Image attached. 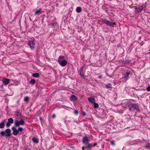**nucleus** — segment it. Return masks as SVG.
<instances>
[{"instance_id":"f257e3e1","label":"nucleus","mask_w":150,"mask_h":150,"mask_svg":"<svg viewBox=\"0 0 150 150\" xmlns=\"http://www.w3.org/2000/svg\"><path fill=\"white\" fill-rule=\"evenodd\" d=\"M89 139L87 136L83 137L82 139V142L85 145V146L82 147V150H84L86 149H90L93 146L94 147L97 145V143H95L93 144H89Z\"/></svg>"},{"instance_id":"f03ea898","label":"nucleus","mask_w":150,"mask_h":150,"mask_svg":"<svg viewBox=\"0 0 150 150\" xmlns=\"http://www.w3.org/2000/svg\"><path fill=\"white\" fill-rule=\"evenodd\" d=\"M127 107L131 112L135 111L136 112H138L140 111L138 103H128L127 104Z\"/></svg>"},{"instance_id":"7ed1b4c3","label":"nucleus","mask_w":150,"mask_h":150,"mask_svg":"<svg viewBox=\"0 0 150 150\" xmlns=\"http://www.w3.org/2000/svg\"><path fill=\"white\" fill-rule=\"evenodd\" d=\"M11 131L10 129H7L5 130V131H1L0 134L2 136H5L6 137H8L11 135Z\"/></svg>"},{"instance_id":"20e7f679","label":"nucleus","mask_w":150,"mask_h":150,"mask_svg":"<svg viewBox=\"0 0 150 150\" xmlns=\"http://www.w3.org/2000/svg\"><path fill=\"white\" fill-rule=\"evenodd\" d=\"M101 21L107 26H112L113 27H114V25H116V24L115 22H112L105 19H103V18L101 19Z\"/></svg>"},{"instance_id":"39448f33","label":"nucleus","mask_w":150,"mask_h":150,"mask_svg":"<svg viewBox=\"0 0 150 150\" xmlns=\"http://www.w3.org/2000/svg\"><path fill=\"white\" fill-rule=\"evenodd\" d=\"M15 126L17 127L20 126V125H23L25 124V122L22 119H21V120L18 121L17 120H16L15 121Z\"/></svg>"},{"instance_id":"423d86ee","label":"nucleus","mask_w":150,"mask_h":150,"mask_svg":"<svg viewBox=\"0 0 150 150\" xmlns=\"http://www.w3.org/2000/svg\"><path fill=\"white\" fill-rule=\"evenodd\" d=\"M35 43L34 41L30 40L28 41V45L30 46V47L33 50L34 49V45H35Z\"/></svg>"},{"instance_id":"0eeeda50","label":"nucleus","mask_w":150,"mask_h":150,"mask_svg":"<svg viewBox=\"0 0 150 150\" xmlns=\"http://www.w3.org/2000/svg\"><path fill=\"white\" fill-rule=\"evenodd\" d=\"M14 120L12 118H10L8 119V122L6 124V126L7 127H9L13 123Z\"/></svg>"},{"instance_id":"6e6552de","label":"nucleus","mask_w":150,"mask_h":150,"mask_svg":"<svg viewBox=\"0 0 150 150\" xmlns=\"http://www.w3.org/2000/svg\"><path fill=\"white\" fill-rule=\"evenodd\" d=\"M143 8L142 5H141L140 4L138 6V8H135L136 12L139 13L141 12L143 9Z\"/></svg>"},{"instance_id":"1a4fd4ad","label":"nucleus","mask_w":150,"mask_h":150,"mask_svg":"<svg viewBox=\"0 0 150 150\" xmlns=\"http://www.w3.org/2000/svg\"><path fill=\"white\" fill-rule=\"evenodd\" d=\"M130 74V71H127L124 74L123 78L125 79V82L129 78V75Z\"/></svg>"},{"instance_id":"9d476101","label":"nucleus","mask_w":150,"mask_h":150,"mask_svg":"<svg viewBox=\"0 0 150 150\" xmlns=\"http://www.w3.org/2000/svg\"><path fill=\"white\" fill-rule=\"evenodd\" d=\"M84 67H81V69L78 71L82 78H84Z\"/></svg>"},{"instance_id":"9b49d317","label":"nucleus","mask_w":150,"mask_h":150,"mask_svg":"<svg viewBox=\"0 0 150 150\" xmlns=\"http://www.w3.org/2000/svg\"><path fill=\"white\" fill-rule=\"evenodd\" d=\"M12 130L13 131V134L15 135H17L18 133V131L15 127H13L11 128Z\"/></svg>"},{"instance_id":"f8f14e48","label":"nucleus","mask_w":150,"mask_h":150,"mask_svg":"<svg viewBox=\"0 0 150 150\" xmlns=\"http://www.w3.org/2000/svg\"><path fill=\"white\" fill-rule=\"evenodd\" d=\"M78 98L75 96L72 95L70 97V100L71 101L74 102L77 100Z\"/></svg>"},{"instance_id":"ddd939ff","label":"nucleus","mask_w":150,"mask_h":150,"mask_svg":"<svg viewBox=\"0 0 150 150\" xmlns=\"http://www.w3.org/2000/svg\"><path fill=\"white\" fill-rule=\"evenodd\" d=\"M10 80L9 79L5 78H3L2 82L3 84L5 85H8L9 83Z\"/></svg>"},{"instance_id":"4468645a","label":"nucleus","mask_w":150,"mask_h":150,"mask_svg":"<svg viewBox=\"0 0 150 150\" xmlns=\"http://www.w3.org/2000/svg\"><path fill=\"white\" fill-rule=\"evenodd\" d=\"M58 63L61 66L64 67L65 66L67 65V62L66 60H64Z\"/></svg>"},{"instance_id":"2eb2a0df","label":"nucleus","mask_w":150,"mask_h":150,"mask_svg":"<svg viewBox=\"0 0 150 150\" xmlns=\"http://www.w3.org/2000/svg\"><path fill=\"white\" fill-rule=\"evenodd\" d=\"M34 11L35 12V15H39L41 13H42V9L41 8H40L38 10H37L36 9H35L34 10Z\"/></svg>"},{"instance_id":"dca6fc26","label":"nucleus","mask_w":150,"mask_h":150,"mask_svg":"<svg viewBox=\"0 0 150 150\" xmlns=\"http://www.w3.org/2000/svg\"><path fill=\"white\" fill-rule=\"evenodd\" d=\"M88 101L91 103H93L95 102V99L93 98L89 97L88 98Z\"/></svg>"},{"instance_id":"f3484780","label":"nucleus","mask_w":150,"mask_h":150,"mask_svg":"<svg viewBox=\"0 0 150 150\" xmlns=\"http://www.w3.org/2000/svg\"><path fill=\"white\" fill-rule=\"evenodd\" d=\"M16 115L17 116H19L20 117H22L23 115L19 111L17 110L16 111Z\"/></svg>"},{"instance_id":"a211bd4d","label":"nucleus","mask_w":150,"mask_h":150,"mask_svg":"<svg viewBox=\"0 0 150 150\" xmlns=\"http://www.w3.org/2000/svg\"><path fill=\"white\" fill-rule=\"evenodd\" d=\"M65 57L61 55L59 56L58 60V62H59L64 60L63 59H64Z\"/></svg>"},{"instance_id":"6ab92c4d","label":"nucleus","mask_w":150,"mask_h":150,"mask_svg":"<svg viewBox=\"0 0 150 150\" xmlns=\"http://www.w3.org/2000/svg\"><path fill=\"white\" fill-rule=\"evenodd\" d=\"M32 140L34 143L36 144L38 143L39 141V140L38 138H36L35 137H33L32 138Z\"/></svg>"},{"instance_id":"aec40b11","label":"nucleus","mask_w":150,"mask_h":150,"mask_svg":"<svg viewBox=\"0 0 150 150\" xmlns=\"http://www.w3.org/2000/svg\"><path fill=\"white\" fill-rule=\"evenodd\" d=\"M76 11L77 13H80L82 11L81 8L80 7H78L76 8Z\"/></svg>"},{"instance_id":"412c9836","label":"nucleus","mask_w":150,"mask_h":150,"mask_svg":"<svg viewBox=\"0 0 150 150\" xmlns=\"http://www.w3.org/2000/svg\"><path fill=\"white\" fill-rule=\"evenodd\" d=\"M105 88H112V85L110 83H108L105 85Z\"/></svg>"},{"instance_id":"4be33fe9","label":"nucleus","mask_w":150,"mask_h":150,"mask_svg":"<svg viewBox=\"0 0 150 150\" xmlns=\"http://www.w3.org/2000/svg\"><path fill=\"white\" fill-rule=\"evenodd\" d=\"M32 76L35 77H38L39 76V74L38 73H35L33 74Z\"/></svg>"},{"instance_id":"5701e85b","label":"nucleus","mask_w":150,"mask_h":150,"mask_svg":"<svg viewBox=\"0 0 150 150\" xmlns=\"http://www.w3.org/2000/svg\"><path fill=\"white\" fill-rule=\"evenodd\" d=\"M35 80L34 79H32L29 82L31 84L33 85L35 83Z\"/></svg>"},{"instance_id":"b1692460","label":"nucleus","mask_w":150,"mask_h":150,"mask_svg":"<svg viewBox=\"0 0 150 150\" xmlns=\"http://www.w3.org/2000/svg\"><path fill=\"white\" fill-rule=\"evenodd\" d=\"M5 124L4 122H1L0 123V128H3L4 127Z\"/></svg>"},{"instance_id":"393cba45","label":"nucleus","mask_w":150,"mask_h":150,"mask_svg":"<svg viewBox=\"0 0 150 150\" xmlns=\"http://www.w3.org/2000/svg\"><path fill=\"white\" fill-rule=\"evenodd\" d=\"M29 97L28 96L25 97L24 99V101L27 103L29 101Z\"/></svg>"},{"instance_id":"a878e982","label":"nucleus","mask_w":150,"mask_h":150,"mask_svg":"<svg viewBox=\"0 0 150 150\" xmlns=\"http://www.w3.org/2000/svg\"><path fill=\"white\" fill-rule=\"evenodd\" d=\"M93 104L94 105V107L95 108H98L99 105L98 103H96L95 102L93 103Z\"/></svg>"},{"instance_id":"bb28decb","label":"nucleus","mask_w":150,"mask_h":150,"mask_svg":"<svg viewBox=\"0 0 150 150\" xmlns=\"http://www.w3.org/2000/svg\"><path fill=\"white\" fill-rule=\"evenodd\" d=\"M146 147L150 150V144L148 143V144H146Z\"/></svg>"},{"instance_id":"cd10ccee","label":"nucleus","mask_w":150,"mask_h":150,"mask_svg":"<svg viewBox=\"0 0 150 150\" xmlns=\"http://www.w3.org/2000/svg\"><path fill=\"white\" fill-rule=\"evenodd\" d=\"M23 130V129L22 127H19L18 129V132H22Z\"/></svg>"},{"instance_id":"c85d7f7f","label":"nucleus","mask_w":150,"mask_h":150,"mask_svg":"<svg viewBox=\"0 0 150 150\" xmlns=\"http://www.w3.org/2000/svg\"><path fill=\"white\" fill-rule=\"evenodd\" d=\"M110 143L111 145L114 146L115 145L114 141H110Z\"/></svg>"},{"instance_id":"c756f323","label":"nucleus","mask_w":150,"mask_h":150,"mask_svg":"<svg viewBox=\"0 0 150 150\" xmlns=\"http://www.w3.org/2000/svg\"><path fill=\"white\" fill-rule=\"evenodd\" d=\"M56 23H54H54H51L50 24V25H52V26H55L56 25Z\"/></svg>"},{"instance_id":"7c9ffc66","label":"nucleus","mask_w":150,"mask_h":150,"mask_svg":"<svg viewBox=\"0 0 150 150\" xmlns=\"http://www.w3.org/2000/svg\"><path fill=\"white\" fill-rule=\"evenodd\" d=\"M146 90L148 91H150V86H148L146 88Z\"/></svg>"},{"instance_id":"2f4dec72","label":"nucleus","mask_w":150,"mask_h":150,"mask_svg":"<svg viewBox=\"0 0 150 150\" xmlns=\"http://www.w3.org/2000/svg\"><path fill=\"white\" fill-rule=\"evenodd\" d=\"M74 113L75 114L77 115L78 113V112L77 110H74Z\"/></svg>"},{"instance_id":"473e14b6","label":"nucleus","mask_w":150,"mask_h":150,"mask_svg":"<svg viewBox=\"0 0 150 150\" xmlns=\"http://www.w3.org/2000/svg\"><path fill=\"white\" fill-rule=\"evenodd\" d=\"M23 150H31V149L28 148V146H27L26 147L25 149Z\"/></svg>"},{"instance_id":"72a5a7b5","label":"nucleus","mask_w":150,"mask_h":150,"mask_svg":"<svg viewBox=\"0 0 150 150\" xmlns=\"http://www.w3.org/2000/svg\"><path fill=\"white\" fill-rule=\"evenodd\" d=\"M7 121V119H6L2 121V122H4V123H5Z\"/></svg>"},{"instance_id":"f704fd0d","label":"nucleus","mask_w":150,"mask_h":150,"mask_svg":"<svg viewBox=\"0 0 150 150\" xmlns=\"http://www.w3.org/2000/svg\"><path fill=\"white\" fill-rule=\"evenodd\" d=\"M82 115H83V116H86V113L85 112H82Z\"/></svg>"},{"instance_id":"c9c22d12","label":"nucleus","mask_w":150,"mask_h":150,"mask_svg":"<svg viewBox=\"0 0 150 150\" xmlns=\"http://www.w3.org/2000/svg\"><path fill=\"white\" fill-rule=\"evenodd\" d=\"M52 118H53V119L55 118V117H56L55 115V114H53L52 115Z\"/></svg>"},{"instance_id":"e433bc0d","label":"nucleus","mask_w":150,"mask_h":150,"mask_svg":"<svg viewBox=\"0 0 150 150\" xmlns=\"http://www.w3.org/2000/svg\"><path fill=\"white\" fill-rule=\"evenodd\" d=\"M40 120L41 121V122H42L43 121V119L42 117H40Z\"/></svg>"},{"instance_id":"4c0bfd02","label":"nucleus","mask_w":150,"mask_h":150,"mask_svg":"<svg viewBox=\"0 0 150 150\" xmlns=\"http://www.w3.org/2000/svg\"><path fill=\"white\" fill-rule=\"evenodd\" d=\"M74 122H75L76 123H78V122L77 121H74Z\"/></svg>"}]
</instances>
